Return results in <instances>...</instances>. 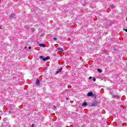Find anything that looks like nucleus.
<instances>
[{
    "mask_svg": "<svg viewBox=\"0 0 127 127\" xmlns=\"http://www.w3.org/2000/svg\"><path fill=\"white\" fill-rule=\"evenodd\" d=\"M91 107H96L98 106V103L97 102H93L91 104Z\"/></svg>",
    "mask_w": 127,
    "mask_h": 127,
    "instance_id": "obj_1",
    "label": "nucleus"
},
{
    "mask_svg": "<svg viewBox=\"0 0 127 127\" xmlns=\"http://www.w3.org/2000/svg\"><path fill=\"white\" fill-rule=\"evenodd\" d=\"M40 83V81H39V79L37 78L35 83L36 86H39Z\"/></svg>",
    "mask_w": 127,
    "mask_h": 127,
    "instance_id": "obj_2",
    "label": "nucleus"
},
{
    "mask_svg": "<svg viewBox=\"0 0 127 127\" xmlns=\"http://www.w3.org/2000/svg\"><path fill=\"white\" fill-rule=\"evenodd\" d=\"M49 59H50V57H47L46 58H44L43 59V61H47V60H49Z\"/></svg>",
    "mask_w": 127,
    "mask_h": 127,
    "instance_id": "obj_3",
    "label": "nucleus"
},
{
    "mask_svg": "<svg viewBox=\"0 0 127 127\" xmlns=\"http://www.w3.org/2000/svg\"><path fill=\"white\" fill-rule=\"evenodd\" d=\"M94 94L92 93V92H88L87 94L88 97H92V96H93Z\"/></svg>",
    "mask_w": 127,
    "mask_h": 127,
    "instance_id": "obj_4",
    "label": "nucleus"
},
{
    "mask_svg": "<svg viewBox=\"0 0 127 127\" xmlns=\"http://www.w3.org/2000/svg\"><path fill=\"white\" fill-rule=\"evenodd\" d=\"M88 105V103L86 102H84L82 105V107H87V105Z\"/></svg>",
    "mask_w": 127,
    "mask_h": 127,
    "instance_id": "obj_5",
    "label": "nucleus"
},
{
    "mask_svg": "<svg viewBox=\"0 0 127 127\" xmlns=\"http://www.w3.org/2000/svg\"><path fill=\"white\" fill-rule=\"evenodd\" d=\"M39 46H40V47H46V46L44 44H40Z\"/></svg>",
    "mask_w": 127,
    "mask_h": 127,
    "instance_id": "obj_6",
    "label": "nucleus"
},
{
    "mask_svg": "<svg viewBox=\"0 0 127 127\" xmlns=\"http://www.w3.org/2000/svg\"><path fill=\"white\" fill-rule=\"evenodd\" d=\"M61 71H62V68H61L60 69H59L58 70H57L56 71V73L58 74V73H60V72H61Z\"/></svg>",
    "mask_w": 127,
    "mask_h": 127,
    "instance_id": "obj_7",
    "label": "nucleus"
},
{
    "mask_svg": "<svg viewBox=\"0 0 127 127\" xmlns=\"http://www.w3.org/2000/svg\"><path fill=\"white\" fill-rule=\"evenodd\" d=\"M59 51H61V52H63V51H64V50H63V48H59L58 49Z\"/></svg>",
    "mask_w": 127,
    "mask_h": 127,
    "instance_id": "obj_8",
    "label": "nucleus"
},
{
    "mask_svg": "<svg viewBox=\"0 0 127 127\" xmlns=\"http://www.w3.org/2000/svg\"><path fill=\"white\" fill-rule=\"evenodd\" d=\"M110 7L111 8H115V7H116V6H115V5H113V4H111L110 5Z\"/></svg>",
    "mask_w": 127,
    "mask_h": 127,
    "instance_id": "obj_9",
    "label": "nucleus"
},
{
    "mask_svg": "<svg viewBox=\"0 0 127 127\" xmlns=\"http://www.w3.org/2000/svg\"><path fill=\"white\" fill-rule=\"evenodd\" d=\"M9 17H10V18H12V17H14V14H12L10 15Z\"/></svg>",
    "mask_w": 127,
    "mask_h": 127,
    "instance_id": "obj_10",
    "label": "nucleus"
},
{
    "mask_svg": "<svg viewBox=\"0 0 127 127\" xmlns=\"http://www.w3.org/2000/svg\"><path fill=\"white\" fill-rule=\"evenodd\" d=\"M97 71L98 72H99V73H102V69H101L100 68H98Z\"/></svg>",
    "mask_w": 127,
    "mask_h": 127,
    "instance_id": "obj_11",
    "label": "nucleus"
},
{
    "mask_svg": "<svg viewBox=\"0 0 127 127\" xmlns=\"http://www.w3.org/2000/svg\"><path fill=\"white\" fill-rule=\"evenodd\" d=\"M53 40H54L55 41H56V40H57V38L54 37V38H53Z\"/></svg>",
    "mask_w": 127,
    "mask_h": 127,
    "instance_id": "obj_12",
    "label": "nucleus"
},
{
    "mask_svg": "<svg viewBox=\"0 0 127 127\" xmlns=\"http://www.w3.org/2000/svg\"><path fill=\"white\" fill-rule=\"evenodd\" d=\"M40 59H43V56H40Z\"/></svg>",
    "mask_w": 127,
    "mask_h": 127,
    "instance_id": "obj_13",
    "label": "nucleus"
},
{
    "mask_svg": "<svg viewBox=\"0 0 127 127\" xmlns=\"http://www.w3.org/2000/svg\"><path fill=\"white\" fill-rule=\"evenodd\" d=\"M93 81H94V82L96 81V78H95L94 77H93Z\"/></svg>",
    "mask_w": 127,
    "mask_h": 127,
    "instance_id": "obj_14",
    "label": "nucleus"
},
{
    "mask_svg": "<svg viewBox=\"0 0 127 127\" xmlns=\"http://www.w3.org/2000/svg\"><path fill=\"white\" fill-rule=\"evenodd\" d=\"M124 30H125V31H126V32H127V29H124Z\"/></svg>",
    "mask_w": 127,
    "mask_h": 127,
    "instance_id": "obj_15",
    "label": "nucleus"
},
{
    "mask_svg": "<svg viewBox=\"0 0 127 127\" xmlns=\"http://www.w3.org/2000/svg\"><path fill=\"white\" fill-rule=\"evenodd\" d=\"M29 48V49H30H30H31V47H29V48Z\"/></svg>",
    "mask_w": 127,
    "mask_h": 127,
    "instance_id": "obj_16",
    "label": "nucleus"
},
{
    "mask_svg": "<svg viewBox=\"0 0 127 127\" xmlns=\"http://www.w3.org/2000/svg\"><path fill=\"white\" fill-rule=\"evenodd\" d=\"M32 127H34V124H32Z\"/></svg>",
    "mask_w": 127,
    "mask_h": 127,
    "instance_id": "obj_17",
    "label": "nucleus"
},
{
    "mask_svg": "<svg viewBox=\"0 0 127 127\" xmlns=\"http://www.w3.org/2000/svg\"><path fill=\"white\" fill-rule=\"evenodd\" d=\"M89 79H92V76L89 77Z\"/></svg>",
    "mask_w": 127,
    "mask_h": 127,
    "instance_id": "obj_18",
    "label": "nucleus"
}]
</instances>
